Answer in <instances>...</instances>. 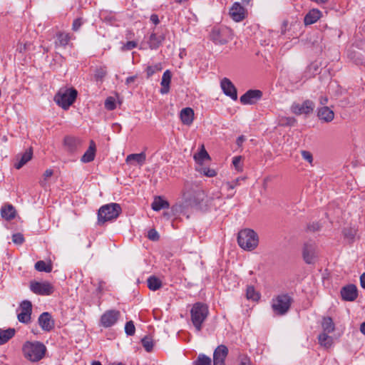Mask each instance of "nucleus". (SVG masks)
<instances>
[{
    "mask_svg": "<svg viewBox=\"0 0 365 365\" xmlns=\"http://www.w3.org/2000/svg\"><path fill=\"white\" fill-rule=\"evenodd\" d=\"M172 73L169 70H166L163 75L160 93L162 94H166L169 92L170 90V83L171 81Z\"/></svg>",
    "mask_w": 365,
    "mask_h": 365,
    "instance_id": "obj_25",
    "label": "nucleus"
},
{
    "mask_svg": "<svg viewBox=\"0 0 365 365\" xmlns=\"http://www.w3.org/2000/svg\"><path fill=\"white\" fill-rule=\"evenodd\" d=\"M262 96V92L259 90H249L240 97V102L244 104H254Z\"/></svg>",
    "mask_w": 365,
    "mask_h": 365,
    "instance_id": "obj_14",
    "label": "nucleus"
},
{
    "mask_svg": "<svg viewBox=\"0 0 365 365\" xmlns=\"http://www.w3.org/2000/svg\"><path fill=\"white\" fill-rule=\"evenodd\" d=\"M137 46V43L133 41H128L122 48L124 51H130Z\"/></svg>",
    "mask_w": 365,
    "mask_h": 365,
    "instance_id": "obj_51",
    "label": "nucleus"
},
{
    "mask_svg": "<svg viewBox=\"0 0 365 365\" xmlns=\"http://www.w3.org/2000/svg\"><path fill=\"white\" fill-rule=\"evenodd\" d=\"M107 75L106 67L97 68L95 71L94 77L96 81H103L105 76Z\"/></svg>",
    "mask_w": 365,
    "mask_h": 365,
    "instance_id": "obj_39",
    "label": "nucleus"
},
{
    "mask_svg": "<svg viewBox=\"0 0 365 365\" xmlns=\"http://www.w3.org/2000/svg\"><path fill=\"white\" fill-rule=\"evenodd\" d=\"M150 21L155 25L158 24L160 21L157 14H152L150 16Z\"/></svg>",
    "mask_w": 365,
    "mask_h": 365,
    "instance_id": "obj_57",
    "label": "nucleus"
},
{
    "mask_svg": "<svg viewBox=\"0 0 365 365\" xmlns=\"http://www.w3.org/2000/svg\"><path fill=\"white\" fill-rule=\"evenodd\" d=\"M137 76H130V77H128L126 78V84L128 85L131 83H133L135 79H136Z\"/></svg>",
    "mask_w": 365,
    "mask_h": 365,
    "instance_id": "obj_60",
    "label": "nucleus"
},
{
    "mask_svg": "<svg viewBox=\"0 0 365 365\" xmlns=\"http://www.w3.org/2000/svg\"><path fill=\"white\" fill-rule=\"evenodd\" d=\"M146 160V155L144 152L140 153L130 154L126 157L125 162L131 163L132 161H135L138 165H142Z\"/></svg>",
    "mask_w": 365,
    "mask_h": 365,
    "instance_id": "obj_28",
    "label": "nucleus"
},
{
    "mask_svg": "<svg viewBox=\"0 0 365 365\" xmlns=\"http://www.w3.org/2000/svg\"><path fill=\"white\" fill-rule=\"evenodd\" d=\"M317 117L323 123H330L334 118V113L329 107L322 106L317 110Z\"/></svg>",
    "mask_w": 365,
    "mask_h": 365,
    "instance_id": "obj_19",
    "label": "nucleus"
},
{
    "mask_svg": "<svg viewBox=\"0 0 365 365\" xmlns=\"http://www.w3.org/2000/svg\"><path fill=\"white\" fill-rule=\"evenodd\" d=\"M21 312L18 314L19 322L28 324L31 320L32 304L29 300H24L20 304Z\"/></svg>",
    "mask_w": 365,
    "mask_h": 365,
    "instance_id": "obj_11",
    "label": "nucleus"
},
{
    "mask_svg": "<svg viewBox=\"0 0 365 365\" xmlns=\"http://www.w3.org/2000/svg\"><path fill=\"white\" fill-rule=\"evenodd\" d=\"M303 257L307 264L313 262L314 257V246L309 243H306L303 250Z\"/></svg>",
    "mask_w": 365,
    "mask_h": 365,
    "instance_id": "obj_26",
    "label": "nucleus"
},
{
    "mask_svg": "<svg viewBox=\"0 0 365 365\" xmlns=\"http://www.w3.org/2000/svg\"><path fill=\"white\" fill-rule=\"evenodd\" d=\"M180 118L184 125H190L194 120V110L191 108H185L181 110Z\"/></svg>",
    "mask_w": 365,
    "mask_h": 365,
    "instance_id": "obj_22",
    "label": "nucleus"
},
{
    "mask_svg": "<svg viewBox=\"0 0 365 365\" xmlns=\"http://www.w3.org/2000/svg\"><path fill=\"white\" fill-rule=\"evenodd\" d=\"M237 243L244 250L252 251L259 245L258 235L252 229L241 230L237 235Z\"/></svg>",
    "mask_w": 365,
    "mask_h": 365,
    "instance_id": "obj_1",
    "label": "nucleus"
},
{
    "mask_svg": "<svg viewBox=\"0 0 365 365\" xmlns=\"http://www.w3.org/2000/svg\"><path fill=\"white\" fill-rule=\"evenodd\" d=\"M232 34L231 29L226 26H214L210 33V39L215 43L224 45L232 39Z\"/></svg>",
    "mask_w": 365,
    "mask_h": 365,
    "instance_id": "obj_5",
    "label": "nucleus"
},
{
    "mask_svg": "<svg viewBox=\"0 0 365 365\" xmlns=\"http://www.w3.org/2000/svg\"><path fill=\"white\" fill-rule=\"evenodd\" d=\"M82 24H83V21H82L81 18H78V19H75L73 21V25H72L73 31H78L80 29V27L81 26Z\"/></svg>",
    "mask_w": 365,
    "mask_h": 365,
    "instance_id": "obj_52",
    "label": "nucleus"
},
{
    "mask_svg": "<svg viewBox=\"0 0 365 365\" xmlns=\"http://www.w3.org/2000/svg\"><path fill=\"white\" fill-rule=\"evenodd\" d=\"M322 327L324 333H331L334 331V324L331 317L324 318Z\"/></svg>",
    "mask_w": 365,
    "mask_h": 365,
    "instance_id": "obj_37",
    "label": "nucleus"
},
{
    "mask_svg": "<svg viewBox=\"0 0 365 365\" xmlns=\"http://www.w3.org/2000/svg\"><path fill=\"white\" fill-rule=\"evenodd\" d=\"M164 40V37L161 35L158 36L156 34H151L149 38L148 44L149 47L151 49L158 48L163 41Z\"/></svg>",
    "mask_w": 365,
    "mask_h": 365,
    "instance_id": "obj_32",
    "label": "nucleus"
},
{
    "mask_svg": "<svg viewBox=\"0 0 365 365\" xmlns=\"http://www.w3.org/2000/svg\"><path fill=\"white\" fill-rule=\"evenodd\" d=\"M24 356L31 361H38L46 352V346L40 341H26L22 347Z\"/></svg>",
    "mask_w": 365,
    "mask_h": 365,
    "instance_id": "obj_2",
    "label": "nucleus"
},
{
    "mask_svg": "<svg viewBox=\"0 0 365 365\" xmlns=\"http://www.w3.org/2000/svg\"><path fill=\"white\" fill-rule=\"evenodd\" d=\"M38 322L40 327L45 331H51L55 326V322L48 312H43L38 319Z\"/></svg>",
    "mask_w": 365,
    "mask_h": 365,
    "instance_id": "obj_13",
    "label": "nucleus"
},
{
    "mask_svg": "<svg viewBox=\"0 0 365 365\" xmlns=\"http://www.w3.org/2000/svg\"><path fill=\"white\" fill-rule=\"evenodd\" d=\"M105 107L109 110H114L115 108V99L113 97H108L105 101Z\"/></svg>",
    "mask_w": 365,
    "mask_h": 365,
    "instance_id": "obj_45",
    "label": "nucleus"
},
{
    "mask_svg": "<svg viewBox=\"0 0 365 365\" xmlns=\"http://www.w3.org/2000/svg\"><path fill=\"white\" fill-rule=\"evenodd\" d=\"M194 365H212L211 358L203 354H200L194 361Z\"/></svg>",
    "mask_w": 365,
    "mask_h": 365,
    "instance_id": "obj_38",
    "label": "nucleus"
},
{
    "mask_svg": "<svg viewBox=\"0 0 365 365\" xmlns=\"http://www.w3.org/2000/svg\"><path fill=\"white\" fill-rule=\"evenodd\" d=\"M96 155V144L93 140H91L88 149L81 157V161L83 163H90L94 160Z\"/></svg>",
    "mask_w": 365,
    "mask_h": 365,
    "instance_id": "obj_27",
    "label": "nucleus"
},
{
    "mask_svg": "<svg viewBox=\"0 0 365 365\" xmlns=\"http://www.w3.org/2000/svg\"><path fill=\"white\" fill-rule=\"evenodd\" d=\"M194 158L197 163L202 164L205 160H209L210 155L205 150L204 145H202L201 150L194 155Z\"/></svg>",
    "mask_w": 365,
    "mask_h": 365,
    "instance_id": "obj_36",
    "label": "nucleus"
},
{
    "mask_svg": "<svg viewBox=\"0 0 365 365\" xmlns=\"http://www.w3.org/2000/svg\"><path fill=\"white\" fill-rule=\"evenodd\" d=\"M321 226L318 222H313L307 226V230L315 232L319 230Z\"/></svg>",
    "mask_w": 365,
    "mask_h": 365,
    "instance_id": "obj_54",
    "label": "nucleus"
},
{
    "mask_svg": "<svg viewBox=\"0 0 365 365\" xmlns=\"http://www.w3.org/2000/svg\"><path fill=\"white\" fill-rule=\"evenodd\" d=\"M12 240L15 244L21 245L24 242V237L22 234L16 233L13 235Z\"/></svg>",
    "mask_w": 365,
    "mask_h": 365,
    "instance_id": "obj_48",
    "label": "nucleus"
},
{
    "mask_svg": "<svg viewBox=\"0 0 365 365\" xmlns=\"http://www.w3.org/2000/svg\"><path fill=\"white\" fill-rule=\"evenodd\" d=\"M163 69L162 64L158 63L154 66H149L146 68L147 76L148 78L153 76L155 72L160 71Z\"/></svg>",
    "mask_w": 365,
    "mask_h": 365,
    "instance_id": "obj_42",
    "label": "nucleus"
},
{
    "mask_svg": "<svg viewBox=\"0 0 365 365\" xmlns=\"http://www.w3.org/2000/svg\"><path fill=\"white\" fill-rule=\"evenodd\" d=\"M148 238L152 241H158L160 236L155 229H151L148 232Z\"/></svg>",
    "mask_w": 365,
    "mask_h": 365,
    "instance_id": "obj_47",
    "label": "nucleus"
},
{
    "mask_svg": "<svg viewBox=\"0 0 365 365\" xmlns=\"http://www.w3.org/2000/svg\"><path fill=\"white\" fill-rule=\"evenodd\" d=\"M143 346L145 348V349L150 352L153 350V342L151 337L148 336H145L141 341Z\"/></svg>",
    "mask_w": 365,
    "mask_h": 365,
    "instance_id": "obj_41",
    "label": "nucleus"
},
{
    "mask_svg": "<svg viewBox=\"0 0 365 365\" xmlns=\"http://www.w3.org/2000/svg\"><path fill=\"white\" fill-rule=\"evenodd\" d=\"M82 141L80 138L73 136H66L63 140V145L66 150L73 153L81 146Z\"/></svg>",
    "mask_w": 365,
    "mask_h": 365,
    "instance_id": "obj_17",
    "label": "nucleus"
},
{
    "mask_svg": "<svg viewBox=\"0 0 365 365\" xmlns=\"http://www.w3.org/2000/svg\"><path fill=\"white\" fill-rule=\"evenodd\" d=\"M314 107L315 104L312 101L306 100L302 104L294 103L291 106V110L297 115H309L313 112Z\"/></svg>",
    "mask_w": 365,
    "mask_h": 365,
    "instance_id": "obj_8",
    "label": "nucleus"
},
{
    "mask_svg": "<svg viewBox=\"0 0 365 365\" xmlns=\"http://www.w3.org/2000/svg\"><path fill=\"white\" fill-rule=\"evenodd\" d=\"M228 351L225 345H219L213 353V365H225V359L228 355Z\"/></svg>",
    "mask_w": 365,
    "mask_h": 365,
    "instance_id": "obj_12",
    "label": "nucleus"
},
{
    "mask_svg": "<svg viewBox=\"0 0 365 365\" xmlns=\"http://www.w3.org/2000/svg\"><path fill=\"white\" fill-rule=\"evenodd\" d=\"M239 179H236L234 182H227V185L230 189H234V187L238 184Z\"/></svg>",
    "mask_w": 365,
    "mask_h": 365,
    "instance_id": "obj_63",
    "label": "nucleus"
},
{
    "mask_svg": "<svg viewBox=\"0 0 365 365\" xmlns=\"http://www.w3.org/2000/svg\"><path fill=\"white\" fill-rule=\"evenodd\" d=\"M56 38L57 39L55 41L56 46L65 47L68 44L71 40L70 34L64 32H58L56 34Z\"/></svg>",
    "mask_w": 365,
    "mask_h": 365,
    "instance_id": "obj_30",
    "label": "nucleus"
},
{
    "mask_svg": "<svg viewBox=\"0 0 365 365\" xmlns=\"http://www.w3.org/2000/svg\"><path fill=\"white\" fill-rule=\"evenodd\" d=\"M33 156V149L29 148L21 156L20 160L14 164V168L17 170L21 168L25 164L31 160Z\"/></svg>",
    "mask_w": 365,
    "mask_h": 365,
    "instance_id": "obj_23",
    "label": "nucleus"
},
{
    "mask_svg": "<svg viewBox=\"0 0 365 365\" xmlns=\"http://www.w3.org/2000/svg\"><path fill=\"white\" fill-rule=\"evenodd\" d=\"M35 269L38 272L49 273L52 271V264L51 262L46 264L44 261L40 260L35 264Z\"/></svg>",
    "mask_w": 365,
    "mask_h": 365,
    "instance_id": "obj_35",
    "label": "nucleus"
},
{
    "mask_svg": "<svg viewBox=\"0 0 365 365\" xmlns=\"http://www.w3.org/2000/svg\"><path fill=\"white\" fill-rule=\"evenodd\" d=\"M319 101L321 105L326 106L325 105L328 103V98L327 96H320Z\"/></svg>",
    "mask_w": 365,
    "mask_h": 365,
    "instance_id": "obj_59",
    "label": "nucleus"
},
{
    "mask_svg": "<svg viewBox=\"0 0 365 365\" xmlns=\"http://www.w3.org/2000/svg\"><path fill=\"white\" fill-rule=\"evenodd\" d=\"M30 289L34 293L41 295H49L53 292V287L48 282H31Z\"/></svg>",
    "mask_w": 365,
    "mask_h": 365,
    "instance_id": "obj_10",
    "label": "nucleus"
},
{
    "mask_svg": "<svg viewBox=\"0 0 365 365\" xmlns=\"http://www.w3.org/2000/svg\"><path fill=\"white\" fill-rule=\"evenodd\" d=\"M220 85L224 93L226 96H230L234 101L237 99V89L229 78H222Z\"/></svg>",
    "mask_w": 365,
    "mask_h": 365,
    "instance_id": "obj_15",
    "label": "nucleus"
},
{
    "mask_svg": "<svg viewBox=\"0 0 365 365\" xmlns=\"http://www.w3.org/2000/svg\"><path fill=\"white\" fill-rule=\"evenodd\" d=\"M245 10L239 3H235L230 11V14L235 21H241L245 19Z\"/></svg>",
    "mask_w": 365,
    "mask_h": 365,
    "instance_id": "obj_21",
    "label": "nucleus"
},
{
    "mask_svg": "<svg viewBox=\"0 0 365 365\" xmlns=\"http://www.w3.org/2000/svg\"><path fill=\"white\" fill-rule=\"evenodd\" d=\"M169 206V202L167 200H163L160 196L155 197L154 201L151 205L152 209L155 211H159L161 209L168 208Z\"/></svg>",
    "mask_w": 365,
    "mask_h": 365,
    "instance_id": "obj_31",
    "label": "nucleus"
},
{
    "mask_svg": "<svg viewBox=\"0 0 365 365\" xmlns=\"http://www.w3.org/2000/svg\"><path fill=\"white\" fill-rule=\"evenodd\" d=\"M121 207L118 203H110L100 207L98 212V223L100 225L106 222L116 219L120 214Z\"/></svg>",
    "mask_w": 365,
    "mask_h": 365,
    "instance_id": "obj_4",
    "label": "nucleus"
},
{
    "mask_svg": "<svg viewBox=\"0 0 365 365\" xmlns=\"http://www.w3.org/2000/svg\"><path fill=\"white\" fill-rule=\"evenodd\" d=\"M120 312L114 309L106 311L101 317V324L106 328L114 325L120 317Z\"/></svg>",
    "mask_w": 365,
    "mask_h": 365,
    "instance_id": "obj_9",
    "label": "nucleus"
},
{
    "mask_svg": "<svg viewBox=\"0 0 365 365\" xmlns=\"http://www.w3.org/2000/svg\"><path fill=\"white\" fill-rule=\"evenodd\" d=\"M77 95V91L73 88L60 90L54 96V101L63 109L67 110L75 102Z\"/></svg>",
    "mask_w": 365,
    "mask_h": 365,
    "instance_id": "obj_6",
    "label": "nucleus"
},
{
    "mask_svg": "<svg viewBox=\"0 0 365 365\" xmlns=\"http://www.w3.org/2000/svg\"><path fill=\"white\" fill-rule=\"evenodd\" d=\"M246 296L248 299L257 301L259 299V294L256 292L254 287L249 286L247 288Z\"/></svg>",
    "mask_w": 365,
    "mask_h": 365,
    "instance_id": "obj_40",
    "label": "nucleus"
},
{
    "mask_svg": "<svg viewBox=\"0 0 365 365\" xmlns=\"http://www.w3.org/2000/svg\"><path fill=\"white\" fill-rule=\"evenodd\" d=\"M245 139L246 138L244 135L239 136L236 140L237 145L240 147L245 140Z\"/></svg>",
    "mask_w": 365,
    "mask_h": 365,
    "instance_id": "obj_58",
    "label": "nucleus"
},
{
    "mask_svg": "<svg viewBox=\"0 0 365 365\" xmlns=\"http://www.w3.org/2000/svg\"><path fill=\"white\" fill-rule=\"evenodd\" d=\"M239 365H252L250 358L245 354L240 353L237 356Z\"/></svg>",
    "mask_w": 365,
    "mask_h": 365,
    "instance_id": "obj_43",
    "label": "nucleus"
},
{
    "mask_svg": "<svg viewBox=\"0 0 365 365\" xmlns=\"http://www.w3.org/2000/svg\"><path fill=\"white\" fill-rule=\"evenodd\" d=\"M292 302V299L289 294H279L272 299V310L277 315H284L289 310Z\"/></svg>",
    "mask_w": 365,
    "mask_h": 365,
    "instance_id": "obj_7",
    "label": "nucleus"
},
{
    "mask_svg": "<svg viewBox=\"0 0 365 365\" xmlns=\"http://www.w3.org/2000/svg\"><path fill=\"white\" fill-rule=\"evenodd\" d=\"M174 215L180 214L182 210V206L181 205H175L171 208Z\"/></svg>",
    "mask_w": 365,
    "mask_h": 365,
    "instance_id": "obj_55",
    "label": "nucleus"
},
{
    "mask_svg": "<svg viewBox=\"0 0 365 365\" xmlns=\"http://www.w3.org/2000/svg\"><path fill=\"white\" fill-rule=\"evenodd\" d=\"M360 283L362 288L365 289V272L360 277Z\"/></svg>",
    "mask_w": 365,
    "mask_h": 365,
    "instance_id": "obj_61",
    "label": "nucleus"
},
{
    "mask_svg": "<svg viewBox=\"0 0 365 365\" xmlns=\"http://www.w3.org/2000/svg\"><path fill=\"white\" fill-rule=\"evenodd\" d=\"M201 173H203L207 177H215L217 175L216 171L214 169H211L209 168H202L200 170Z\"/></svg>",
    "mask_w": 365,
    "mask_h": 365,
    "instance_id": "obj_46",
    "label": "nucleus"
},
{
    "mask_svg": "<svg viewBox=\"0 0 365 365\" xmlns=\"http://www.w3.org/2000/svg\"><path fill=\"white\" fill-rule=\"evenodd\" d=\"M322 12L316 9H312L305 16L304 21L305 25H310L317 22L321 17Z\"/></svg>",
    "mask_w": 365,
    "mask_h": 365,
    "instance_id": "obj_24",
    "label": "nucleus"
},
{
    "mask_svg": "<svg viewBox=\"0 0 365 365\" xmlns=\"http://www.w3.org/2000/svg\"><path fill=\"white\" fill-rule=\"evenodd\" d=\"M360 331L363 334L365 335V322L361 324Z\"/></svg>",
    "mask_w": 365,
    "mask_h": 365,
    "instance_id": "obj_64",
    "label": "nucleus"
},
{
    "mask_svg": "<svg viewBox=\"0 0 365 365\" xmlns=\"http://www.w3.org/2000/svg\"><path fill=\"white\" fill-rule=\"evenodd\" d=\"M105 284V282L103 281H100L98 283V287L97 288V292L99 293H101L103 289V285Z\"/></svg>",
    "mask_w": 365,
    "mask_h": 365,
    "instance_id": "obj_62",
    "label": "nucleus"
},
{
    "mask_svg": "<svg viewBox=\"0 0 365 365\" xmlns=\"http://www.w3.org/2000/svg\"><path fill=\"white\" fill-rule=\"evenodd\" d=\"M341 296L344 301L352 302L355 300L358 296V290L354 284H348L341 289Z\"/></svg>",
    "mask_w": 365,
    "mask_h": 365,
    "instance_id": "obj_16",
    "label": "nucleus"
},
{
    "mask_svg": "<svg viewBox=\"0 0 365 365\" xmlns=\"http://www.w3.org/2000/svg\"><path fill=\"white\" fill-rule=\"evenodd\" d=\"M148 287L152 291L158 290L162 287V282L159 278L151 276L148 279Z\"/></svg>",
    "mask_w": 365,
    "mask_h": 365,
    "instance_id": "obj_34",
    "label": "nucleus"
},
{
    "mask_svg": "<svg viewBox=\"0 0 365 365\" xmlns=\"http://www.w3.org/2000/svg\"><path fill=\"white\" fill-rule=\"evenodd\" d=\"M329 333H322L319 335L318 339L320 345L326 349L331 347L333 344V338L328 335Z\"/></svg>",
    "mask_w": 365,
    "mask_h": 365,
    "instance_id": "obj_33",
    "label": "nucleus"
},
{
    "mask_svg": "<svg viewBox=\"0 0 365 365\" xmlns=\"http://www.w3.org/2000/svg\"><path fill=\"white\" fill-rule=\"evenodd\" d=\"M301 153H302V158L304 160L308 161L310 164L312 163L313 157H312V154L310 152L307 151V150H302Z\"/></svg>",
    "mask_w": 365,
    "mask_h": 365,
    "instance_id": "obj_50",
    "label": "nucleus"
},
{
    "mask_svg": "<svg viewBox=\"0 0 365 365\" xmlns=\"http://www.w3.org/2000/svg\"><path fill=\"white\" fill-rule=\"evenodd\" d=\"M344 235L346 238L352 240L356 235V230L353 229H344Z\"/></svg>",
    "mask_w": 365,
    "mask_h": 365,
    "instance_id": "obj_49",
    "label": "nucleus"
},
{
    "mask_svg": "<svg viewBox=\"0 0 365 365\" xmlns=\"http://www.w3.org/2000/svg\"><path fill=\"white\" fill-rule=\"evenodd\" d=\"M190 187V185L189 183L185 185V187L182 190V197L185 202L189 204L197 203L198 198H197L196 196H199L200 195V191H193Z\"/></svg>",
    "mask_w": 365,
    "mask_h": 365,
    "instance_id": "obj_18",
    "label": "nucleus"
},
{
    "mask_svg": "<svg viewBox=\"0 0 365 365\" xmlns=\"http://www.w3.org/2000/svg\"><path fill=\"white\" fill-rule=\"evenodd\" d=\"M209 314L208 307L202 302H196L190 310L191 321L197 331H200L202 324Z\"/></svg>",
    "mask_w": 365,
    "mask_h": 365,
    "instance_id": "obj_3",
    "label": "nucleus"
},
{
    "mask_svg": "<svg viewBox=\"0 0 365 365\" xmlns=\"http://www.w3.org/2000/svg\"><path fill=\"white\" fill-rule=\"evenodd\" d=\"M242 160L241 156H236L232 160V164L234 165L235 168L238 170H242V168L240 166V163Z\"/></svg>",
    "mask_w": 365,
    "mask_h": 365,
    "instance_id": "obj_53",
    "label": "nucleus"
},
{
    "mask_svg": "<svg viewBox=\"0 0 365 365\" xmlns=\"http://www.w3.org/2000/svg\"><path fill=\"white\" fill-rule=\"evenodd\" d=\"M16 208L11 204H4L1 208V216L6 221H11L16 216Z\"/></svg>",
    "mask_w": 365,
    "mask_h": 365,
    "instance_id": "obj_20",
    "label": "nucleus"
},
{
    "mask_svg": "<svg viewBox=\"0 0 365 365\" xmlns=\"http://www.w3.org/2000/svg\"><path fill=\"white\" fill-rule=\"evenodd\" d=\"M53 174V172L52 170L51 169H48L46 170L43 175V178L45 179V180H47L48 178L51 177Z\"/></svg>",
    "mask_w": 365,
    "mask_h": 365,
    "instance_id": "obj_56",
    "label": "nucleus"
},
{
    "mask_svg": "<svg viewBox=\"0 0 365 365\" xmlns=\"http://www.w3.org/2000/svg\"><path fill=\"white\" fill-rule=\"evenodd\" d=\"M16 333L14 328H9L7 329H0V345L6 344L10 340Z\"/></svg>",
    "mask_w": 365,
    "mask_h": 365,
    "instance_id": "obj_29",
    "label": "nucleus"
},
{
    "mask_svg": "<svg viewBox=\"0 0 365 365\" xmlns=\"http://www.w3.org/2000/svg\"><path fill=\"white\" fill-rule=\"evenodd\" d=\"M125 331L128 336H133L135 334V328L133 321L126 322L125 326Z\"/></svg>",
    "mask_w": 365,
    "mask_h": 365,
    "instance_id": "obj_44",
    "label": "nucleus"
}]
</instances>
